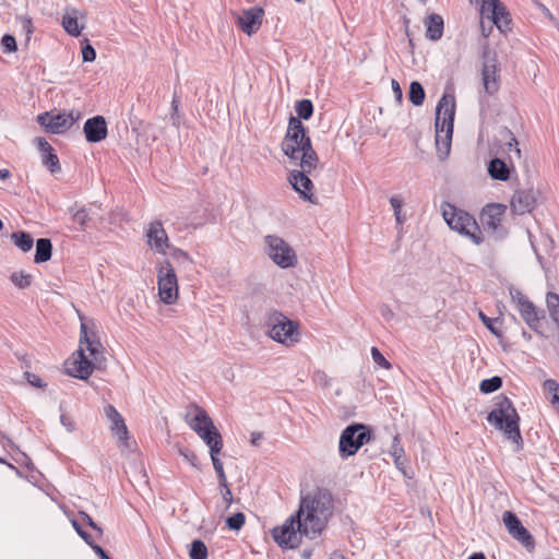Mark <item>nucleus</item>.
<instances>
[{
  "mask_svg": "<svg viewBox=\"0 0 559 559\" xmlns=\"http://www.w3.org/2000/svg\"><path fill=\"white\" fill-rule=\"evenodd\" d=\"M189 557L190 559H206L207 548L205 544L200 539L193 540L189 551Z\"/></svg>",
  "mask_w": 559,
  "mask_h": 559,
  "instance_id": "obj_33",
  "label": "nucleus"
},
{
  "mask_svg": "<svg viewBox=\"0 0 559 559\" xmlns=\"http://www.w3.org/2000/svg\"><path fill=\"white\" fill-rule=\"evenodd\" d=\"M188 426L204 441L210 452H221L223 438L207 413L197 404L188 407L185 415Z\"/></svg>",
  "mask_w": 559,
  "mask_h": 559,
  "instance_id": "obj_6",
  "label": "nucleus"
},
{
  "mask_svg": "<svg viewBox=\"0 0 559 559\" xmlns=\"http://www.w3.org/2000/svg\"><path fill=\"white\" fill-rule=\"evenodd\" d=\"M468 559H486V558H485L484 554L475 552Z\"/></svg>",
  "mask_w": 559,
  "mask_h": 559,
  "instance_id": "obj_62",
  "label": "nucleus"
},
{
  "mask_svg": "<svg viewBox=\"0 0 559 559\" xmlns=\"http://www.w3.org/2000/svg\"><path fill=\"white\" fill-rule=\"evenodd\" d=\"M178 105H179V102L176 98H174V100L171 103V108L174 110V114L171 115V119H173L174 124H178L177 118L175 117V114L178 111Z\"/></svg>",
  "mask_w": 559,
  "mask_h": 559,
  "instance_id": "obj_57",
  "label": "nucleus"
},
{
  "mask_svg": "<svg viewBox=\"0 0 559 559\" xmlns=\"http://www.w3.org/2000/svg\"><path fill=\"white\" fill-rule=\"evenodd\" d=\"M304 524L306 537L319 536L333 514V500L331 493L322 488H317L300 499L298 511L295 513Z\"/></svg>",
  "mask_w": 559,
  "mask_h": 559,
  "instance_id": "obj_2",
  "label": "nucleus"
},
{
  "mask_svg": "<svg viewBox=\"0 0 559 559\" xmlns=\"http://www.w3.org/2000/svg\"><path fill=\"white\" fill-rule=\"evenodd\" d=\"M488 173L492 179L500 181L507 180L510 175L507 164L500 158H493L489 162Z\"/></svg>",
  "mask_w": 559,
  "mask_h": 559,
  "instance_id": "obj_26",
  "label": "nucleus"
},
{
  "mask_svg": "<svg viewBox=\"0 0 559 559\" xmlns=\"http://www.w3.org/2000/svg\"><path fill=\"white\" fill-rule=\"evenodd\" d=\"M11 282L19 288H26L32 283V276L24 272H14L10 276Z\"/></svg>",
  "mask_w": 559,
  "mask_h": 559,
  "instance_id": "obj_36",
  "label": "nucleus"
},
{
  "mask_svg": "<svg viewBox=\"0 0 559 559\" xmlns=\"http://www.w3.org/2000/svg\"><path fill=\"white\" fill-rule=\"evenodd\" d=\"M502 380L500 377H492L480 382L479 389L483 393H491L500 389Z\"/></svg>",
  "mask_w": 559,
  "mask_h": 559,
  "instance_id": "obj_34",
  "label": "nucleus"
},
{
  "mask_svg": "<svg viewBox=\"0 0 559 559\" xmlns=\"http://www.w3.org/2000/svg\"><path fill=\"white\" fill-rule=\"evenodd\" d=\"M82 59L84 62H92L96 59V51L92 45L87 44L82 48Z\"/></svg>",
  "mask_w": 559,
  "mask_h": 559,
  "instance_id": "obj_44",
  "label": "nucleus"
},
{
  "mask_svg": "<svg viewBox=\"0 0 559 559\" xmlns=\"http://www.w3.org/2000/svg\"><path fill=\"white\" fill-rule=\"evenodd\" d=\"M246 522V516L242 512H237L226 519V526L230 531H239Z\"/></svg>",
  "mask_w": 559,
  "mask_h": 559,
  "instance_id": "obj_37",
  "label": "nucleus"
},
{
  "mask_svg": "<svg viewBox=\"0 0 559 559\" xmlns=\"http://www.w3.org/2000/svg\"><path fill=\"white\" fill-rule=\"evenodd\" d=\"M60 423L68 432H73L76 429L74 419L68 415L62 414L60 416Z\"/></svg>",
  "mask_w": 559,
  "mask_h": 559,
  "instance_id": "obj_47",
  "label": "nucleus"
},
{
  "mask_svg": "<svg viewBox=\"0 0 559 559\" xmlns=\"http://www.w3.org/2000/svg\"><path fill=\"white\" fill-rule=\"evenodd\" d=\"M476 4H480V14H481V28L483 33H485V19L488 20L490 24H495L499 29H502L508 25L507 14L504 12V8L499 2V0H471ZM487 36L486 34H484Z\"/></svg>",
  "mask_w": 559,
  "mask_h": 559,
  "instance_id": "obj_16",
  "label": "nucleus"
},
{
  "mask_svg": "<svg viewBox=\"0 0 559 559\" xmlns=\"http://www.w3.org/2000/svg\"><path fill=\"white\" fill-rule=\"evenodd\" d=\"M370 440V431L362 424L347 426L341 437L338 450L342 457L354 455L360 447Z\"/></svg>",
  "mask_w": 559,
  "mask_h": 559,
  "instance_id": "obj_11",
  "label": "nucleus"
},
{
  "mask_svg": "<svg viewBox=\"0 0 559 559\" xmlns=\"http://www.w3.org/2000/svg\"><path fill=\"white\" fill-rule=\"evenodd\" d=\"M426 36L430 40H438L443 34V19L441 15L432 13L425 20Z\"/></svg>",
  "mask_w": 559,
  "mask_h": 559,
  "instance_id": "obj_25",
  "label": "nucleus"
},
{
  "mask_svg": "<svg viewBox=\"0 0 559 559\" xmlns=\"http://www.w3.org/2000/svg\"><path fill=\"white\" fill-rule=\"evenodd\" d=\"M330 559H345L341 554H333Z\"/></svg>",
  "mask_w": 559,
  "mask_h": 559,
  "instance_id": "obj_63",
  "label": "nucleus"
},
{
  "mask_svg": "<svg viewBox=\"0 0 559 559\" xmlns=\"http://www.w3.org/2000/svg\"><path fill=\"white\" fill-rule=\"evenodd\" d=\"M72 525L76 533L80 535V537L91 547L94 544L92 540V536L81 527L78 521L73 520Z\"/></svg>",
  "mask_w": 559,
  "mask_h": 559,
  "instance_id": "obj_45",
  "label": "nucleus"
},
{
  "mask_svg": "<svg viewBox=\"0 0 559 559\" xmlns=\"http://www.w3.org/2000/svg\"><path fill=\"white\" fill-rule=\"evenodd\" d=\"M1 46L3 48V51L9 53L16 50V40L12 35H4L1 39Z\"/></svg>",
  "mask_w": 559,
  "mask_h": 559,
  "instance_id": "obj_42",
  "label": "nucleus"
},
{
  "mask_svg": "<svg viewBox=\"0 0 559 559\" xmlns=\"http://www.w3.org/2000/svg\"><path fill=\"white\" fill-rule=\"evenodd\" d=\"M106 361L104 347L95 335H90L85 323L81 324L80 347L71 359L66 361L69 376L86 380L95 367H102Z\"/></svg>",
  "mask_w": 559,
  "mask_h": 559,
  "instance_id": "obj_3",
  "label": "nucleus"
},
{
  "mask_svg": "<svg viewBox=\"0 0 559 559\" xmlns=\"http://www.w3.org/2000/svg\"><path fill=\"white\" fill-rule=\"evenodd\" d=\"M313 380L316 383H318L319 385L323 386V388H326L330 385L331 383V379L329 378V376L322 371V370H317L314 373H313Z\"/></svg>",
  "mask_w": 559,
  "mask_h": 559,
  "instance_id": "obj_43",
  "label": "nucleus"
},
{
  "mask_svg": "<svg viewBox=\"0 0 559 559\" xmlns=\"http://www.w3.org/2000/svg\"><path fill=\"white\" fill-rule=\"evenodd\" d=\"M510 296L521 318L535 332H539L540 319L544 318L543 311H538L535 305L527 299L519 289H511Z\"/></svg>",
  "mask_w": 559,
  "mask_h": 559,
  "instance_id": "obj_14",
  "label": "nucleus"
},
{
  "mask_svg": "<svg viewBox=\"0 0 559 559\" xmlns=\"http://www.w3.org/2000/svg\"><path fill=\"white\" fill-rule=\"evenodd\" d=\"M261 439V433H252V439H251V443L252 444H257L258 441Z\"/></svg>",
  "mask_w": 559,
  "mask_h": 559,
  "instance_id": "obj_61",
  "label": "nucleus"
},
{
  "mask_svg": "<svg viewBox=\"0 0 559 559\" xmlns=\"http://www.w3.org/2000/svg\"><path fill=\"white\" fill-rule=\"evenodd\" d=\"M52 245L47 238H40L36 242L35 262L43 263L51 258Z\"/></svg>",
  "mask_w": 559,
  "mask_h": 559,
  "instance_id": "obj_27",
  "label": "nucleus"
},
{
  "mask_svg": "<svg viewBox=\"0 0 559 559\" xmlns=\"http://www.w3.org/2000/svg\"><path fill=\"white\" fill-rule=\"evenodd\" d=\"M481 81L484 91L493 95L500 86V76L497 56L488 49L483 55Z\"/></svg>",
  "mask_w": 559,
  "mask_h": 559,
  "instance_id": "obj_15",
  "label": "nucleus"
},
{
  "mask_svg": "<svg viewBox=\"0 0 559 559\" xmlns=\"http://www.w3.org/2000/svg\"><path fill=\"white\" fill-rule=\"evenodd\" d=\"M84 134L88 142L97 143L107 136V123L103 116H95L86 120Z\"/></svg>",
  "mask_w": 559,
  "mask_h": 559,
  "instance_id": "obj_22",
  "label": "nucleus"
},
{
  "mask_svg": "<svg viewBox=\"0 0 559 559\" xmlns=\"http://www.w3.org/2000/svg\"><path fill=\"white\" fill-rule=\"evenodd\" d=\"M11 239L13 240L14 245L23 252L29 251L34 245L32 236L24 231L13 233Z\"/></svg>",
  "mask_w": 559,
  "mask_h": 559,
  "instance_id": "obj_29",
  "label": "nucleus"
},
{
  "mask_svg": "<svg viewBox=\"0 0 559 559\" xmlns=\"http://www.w3.org/2000/svg\"><path fill=\"white\" fill-rule=\"evenodd\" d=\"M454 115V96L444 94L438 102L435 122L437 154L441 160L450 153Z\"/></svg>",
  "mask_w": 559,
  "mask_h": 559,
  "instance_id": "obj_5",
  "label": "nucleus"
},
{
  "mask_svg": "<svg viewBox=\"0 0 559 559\" xmlns=\"http://www.w3.org/2000/svg\"><path fill=\"white\" fill-rule=\"evenodd\" d=\"M391 455L394 457V463H395L396 467L401 469L402 465H403L402 459L404 455V450L400 445V441H399L397 437L393 438V442H392V447H391Z\"/></svg>",
  "mask_w": 559,
  "mask_h": 559,
  "instance_id": "obj_38",
  "label": "nucleus"
},
{
  "mask_svg": "<svg viewBox=\"0 0 559 559\" xmlns=\"http://www.w3.org/2000/svg\"><path fill=\"white\" fill-rule=\"evenodd\" d=\"M43 164L47 166L51 173H57L60 170L59 158L53 153V151H49V153L43 155Z\"/></svg>",
  "mask_w": 559,
  "mask_h": 559,
  "instance_id": "obj_39",
  "label": "nucleus"
},
{
  "mask_svg": "<svg viewBox=\"0 0 559 559\" xmlns=\"http://www.w3.org/2000/svg\"><path fill=\"white\" fill-rule=\"evenodd\" d=\"M25 374H26L27 381L31 385L36 386V388L44 386L43 380L37 374H34L31 372H26Z\"/></svg>",
  "mask_w": 559,
  "mask_h": 559,
  "instance_id": "obj_51",
  "label": "nucleus"
},
{
  "mask_svg": "<svg viewBox=\"0 0 559 559\" xmlns=\"http://www.w3.org/2000/svg\"><path fill=\"white\" fill-rule=\"evenodd\" d=\"M217 478H218L219 486L223 487V488H227L228 484H227V479H226L225 473L221 474V475H217Z\"/></svg>",
  "mask_w": 559,
  "mask_h": 559,
  "instance_id": "obj_59",
  "label": "nucleus"
},
{
  "mask_svg": "<svg viewBox=\"0 0 559 559\" xmlns=\"http://www.w3.org/2000/svg\"><path fill=\"white\" fill-rule=\"evenodd\" d=\"M409 100L415 106L423 105L425 100V91L421 84L417 81H413L409 85Z\"/></svg>",
  "mask_w": 559,
  "mask_h": 559,
  "instance_id": "obj_31",
  "label": "nucleus"
},
{
  "mask_svg": "<svg viewBox=\"0 0 559 559\" xmlns=\"http://www.w3.org/2000/svg\"><path fill=\"white\" fill-rule=\"evenodd\" d=\"M546 302L550 318L557 323L559 328V295L555 293H548Z\"/></svg>",
  "mask_w": 559,
  "mask_h": 559,
  "instance_id": "obj_32",
  "label": "nucleus"
},
{
  "mask_svg": "<svg viewBox=\"0 0 559 559\" xmlns=\"http://www.w3.org/2000/svg\"><path fill=\"white\" fill-rule=\"evenodd\" d=\"M506 206L502 204H488L480 213V221L485 228L491 231L498 230L501 225Z\"/></svg>",
  "mask_w": 559,
  "mask_h": 559,
  "instance_id": "obj_21",
  "label": "nucleus"
},
{
  "mask_svg": "<svg viewBox=\"0 0 559 559\" xmlns=\"http://www.w3.org/2000/svg\"><path fill=\"white\" fill-rule=\"evenodd\" d=\"M10 177V171L8 169H0V179L4 180Z\"/></svg>",
  "mask_w": 559,
  "mask_h": 559,
  "instance_id": "obj_60",
  "label": "nucleus"
},
{
  "mask_svg": "<svg viewBox=\"0 0 559 559\" xmlns=\"http://www.w3.org/2000/svg\"><path fill=\"white\" fill-rule=\"evenodd\" d=\"M266 254L280 267L295 266L297 257L294 249L281 237L267 235L265 238Z\"/></svg>",
  "mask_w": 559,
  "mask_h": 559,
  "instance_id": "obj_12",
  "label": "nucleus"
},
{
  "mask_svg": "<svg viewBox=\"0 0 559 559\" xmlns=\"http://www.w3.org/2000/svg\"><path fill=\"white\" fill-rule=\"evenodd\" d=\"M391 84H392V90H393V93H394L396 99L401 102L402 97H403V93L400 87V84L395 80H392Z\"/></svg>",
  "mask_w": 559,
  "mask_h": 559,
  "instance_id": "obj_55",
  "label": "nucleus"
},
{
  "mask_svg": "<svg viewBox=\"0 0 559 559\" xmlns=\"http://www.w3.org/2000/svg\"><path fill=\"white\" fill-rule=\"evenodd\" d=\"M35 143L43 155L49 153V151H53L52 146L44 138H36Z\"/></svg>",
  "mask_w": 559,
  "mask_h": 559,
  "instance_id": "obj_48",
  "label": "nucleus"
},
{
  "mask_svg": "<svg viewBox=\"0 0 559 559\" xmlns=\"http://www.w3.org/2000/svg\"><path fill=\"white\" fill-rule=\"evenodd\" d=\"M298 117H290L286 134L282 142V151L287 156L289 164L296 168L292 169L288 181L293 189L306 201L314 203L313 185L310 175L319 166V157L312 147L307 129L300 119H309L313 112V105L309 99H302L296 104Z\"/></svg>",
  "mask_w": 559,
  "mask_h": 559,
  "instance_id": "obj_1",
  "label": "nucleus"
},
{
  "mask_svg": "<svg viewBox=\"0 0 559 559\" xmlns=\"http://www.w3.org/2000/svg\"><path fill=\"white\" fill-rule=\"evenodd\" d=\"M544 391L549 393V402L559 411V383L554 379H547L543 384Z\"/></svg>",
  "mask_w": 559,
  "mask_h": 559,
  "instance_id": "obj_30",
  "label": "nucleus"
},
{
  "mask_svg": "<svg viewBox=\"0 0 559 559\" xmlns=\"http://www.w3.org/2000/svg\"><path fill=\"white\" fill-rule=\"evenodd\" d=\"M442 217L452 230L468 238L473 243L480 245L484 241L480 227L467 212L450 203H444L442 204Z\"/></svg>",
  "mask_w": 559,
  "mask_h": 559,
  "instance_id": "obj_7",
  "label": "nucleus"
},
{
  "mask_svg": "<svg viewBox=\"0 0 559 559\" xmlns=\"http://www.w3.org/2000/svg\"><path fill=\"white\" fill-rule=\"evenodd\" d=\"M390 204L394 211L395 221L399 225H402L406 217L402 214L403 200L399 195H393L390 199Z\"/></svg>",
  "mask_w": 559,
  "mask_h": 559,
  "instance_id": "obj_35",
  "label": "nucleus"
},
{
  "mask_svg": "<svg viewBox=\"0 0 559 559\" xmlns=\"http://www.w3.org/2000/svg\"><path fill=\"white\" fill-rule=\"evenodd\" d=\"M79 111H46L37 116L38 123L46 129L47 132L61 134L68 131L79 119Z\"/></svg>",
  "mask_w": 559,
  "mask_h": 559,
  "instance_id": "obj_13",
  "label": "nucleus"
},
{
  "mask_svg": "<svg viewBox=\"0 0 559 559\" xmlns=\"http://www.w3.org/2000/svg\"><path fill=\"white\" fill-rule=\"evenodd\" d=\"M91 548L94 550V552L99 557V559H110L108 555L105 552V550L97 544H93Z\"/></svg>",
  "mask_w": 559,
  "mask_h": 559,
  "instance_id": "obj_54",
  "label": "nucleus"
},
{
  "mask_svg": "<svg viewBox=\"0 0 559 559\" xmlns=\"http://www.w3.org/2000/svg\"><path fill=\"white\" fill-rule=\"evenodd\" d=\"M171 255L175 259H182V260H186V261H190V258H189L188 253L185 252L181 249H178V248H174L173 249Z\"/></svg>",
  "mask_w": 559,
  "mask_h": 559,
  "instance_id": "obj_53",
  "label": "nucleus"
},
{
  "mask_svg": "<svg viewBox=\"0 0 559 559\" xmlns=\"http://www.w3.org/2000/svg\"><path fill=\"white\" fill-rule=\"evenodd\" d=\"M157 290L159 300L174 305L179 298V285L176 271L169 260L156 264Z\"/></svg>",
  "mask_w": 559,
  "mask_h": 559,
  "instance_id": "obj_8",
  "label": "nucleus"
},
{
  "mask_svg": "<svg viewBox=\"0 0 559 559\" xmlns=\"http://www.w3.org/2000/svg\"><path fill=\"white\" fill-rule=\"evenodd\" d=\"M263 14V9L258 7L245 10L237 16V24L247 35L254 34L262 24Z\"/></svg>",
  "mask_w": 559,
  "mask_h": 559,
  "instance_id": "obj_19",
  "label": "nucleus"
},
{
  "mask_svg": "<svg viewBox=\"0 0 559 559\" xmlns=\"http://www.w3.org/2000/svg\"><path fill=\"white\" fill-rule=\"evenodd\" d=\"M218 454L219 452H210L212 464L215 471L224 467L222 461L218 459Z\"/></svg>",
  "mask_w": 559,
  "mask_h": 559,
  "instance_id": "obj_52",
  "label": "nucleus"
},
{
  "mask_svg": "<svg viewBox=\"0 0 559 559\" xmlns=\"http://www.w3.org/2000/svg\"><path fill=\"white\" fill-rule=\"evenodd\" d=\"M69 214L71 215V219L80 226V228H85L87 223L91 221L90 212L86 207H78L76 205L71 206L69 209Z\"/></svg>",
  "mask_w": 559,
  "mask_h": 559,
  "instance_id": "obj_28",
  "label": "nucleus"
},
{
  "mask_svg": "<svg viewBox=\"0 0 559 559\" xmlns=\"http://www.w3.org/2000/svg\"><path fill=\"white\" fill-rule=\"evenodd\" d=\"M487 420L515 444V450L522 449L523 439L519 426L520 416L508 397L499 396L496 399L495 407L488 414Z\"/></svg>",
  "mask_w": 559,
  "mask_h": 559,
  "instance_id": "obj_4",
  "label": "nucleus"
},
{
  "mask_svg": "<svg viewBox=\"0 0 559 559\" xmlns=\"http://www.w3.org/2000/svg\"><path fill=\"white\" fill-rule=\"evenodd\" d=\"M179 454L185 457L193 467L198 468V456L193 452L179 449Z\"/></svg>",
  "mask_w": 559,
  "mask_h": 559,
  "instance_id": "obj_49",
  "label": "nucleus"
},
{
  "mask_svg": "<svg viewBox=\"0 0 559 559\" xmlns=\"http://www.w3.org/2000/svg\"><path fill=\"white\" fill-rule=\"evenodd\" d=\"M502 522L509 534L526 548H534L535 542L531 533L523 526L519 518L512 511H504Z\"/></svg>",
  "mask_w": 559,
  "mask_h": 559,
  "instance_id": "obj_18",
  "label": "nucleus"
},
{
  "mask_svg": "<svg viewBox=\"0 0 559 559\" xmlns=\"http://www.w3.org/2000/svg\"><path fill=\"white\" fill-rule=\"evenodd\" d=\"M506 133L509 135V142H508L509 151L510 152L513 151L515 156L518 158H521V150L519 147L518 140L515 139V136L510 131L506 130Z\"/></svg>",
  "mask_w": 559,
  "mask_h": 559,
  "instance_id": "obj_46",
  "label": "nucleus"
},
{
  "mask_svg": "<svg viewBox=\"0 0 559 559\" xmlns=\"http://www.w3.org/2000/svg\"><path fill=\"white\" fill-rule=\"evenodd\" d=\"M479 319L481 322L486 325V328L496 336H501L500 330L497 328V323L499 322V319H491L488 318L483 311H479L478 313Z\"/></svg>",
  "mask_w": 559,
  "mask_h": 559,
  "instance_id": "obj_40",
  "label": "nucleus"
},
{
  "mask_svg": "<svg viewBox=\"0 0 559 559\" xmlns=\"http://www.w3.org/2000/svg\"><path fill=\"white\" fill-rule=\"evenodd\" d=\"M83 521L91 527L93 528L94 531H96L98 533V535H103V530L102 527H99L95 522L94 520L85 512H81L80 513Z\"/></svg>",
  "mask_w": 559,
  "mask_h": 559,
  "instance_id": "obj_50",
  "label": "nucleus"
},
{
  "mask_svg": "<svg viewBox=\"0 0 559 559\" xmlns=\"http://www.w3.org/2000/svg\"><path fill=\"white\" fill-rule=\"evenodd\" d=\"M215 472H216V475H221V474H224V473H225V472H224V467H223V468H221V469H217V471H215Z\"/></svg>",
  "mask_w": 559,
  "mask_h": 559,
  "instance_id": "obj_64",
  "label": "nucleus"
},
{
  "mask_svg": "<svg viewBox=\"0 0 559 559\" xmlns=\"http://www.w3.org/2000/svg\"><path fill=\"white\" fill-rule=\"evenodd\" d=\"M381 314L385 319H392L393 318V312H392V310L388 306H382L381 307Z\"/></svg>",
  "mask_w": 559,
  "mask_h": 559,
  "instance_id": "obj_58",
  "label": "nucleus"
},
{
  "mask_svg": "<svg viewBox=\"0 0 559 559\" xmlns=\"http://www.w3.org/2000/svg\"><path fill=\"white\" fill-rule=\"evenodd\" d=\"M104 414L106 418L110 421V431L111 433L118 438L120 442H122L126 447L128 445V428L126 426L124 419L120 415V413L112 405H107L104 408Z\"/></svg>",
  "mask_w": 559,
  "mask_h": 559,
  "instance_id": "obj_20",
  "label": "nucleus"
},
{
  "mask_svg": "<svg viewBox=\"0 0 559 559\" xmlns=\"http://www.w3.org/2000/svg\"><path fill=\"white\" fill-rule=\"evenodd\" d=\"M536 199L532 190L515 191L511 199V210L518 215L531 212L535 207Z\"/></svg>",
  "mask_w": 559,
  "mask_h": 559,
  "instance_id": "obj_23",
  "label": "nucleus"
},
{
  "mask_svg": "<svg viewBox=\"0 0 559 559\" xmlns=\"http://www.w3.org/2000/svg\"><path fill=\"white\" fill-rule=\"evenodd\" d=\"M224 489H225V491L223 492V499L227 503V507H229L233 502V495H231V491L228 486H227V488H224Z\"/></svg>",
  "mask_w": 559,
  "mask_h": 559,
  "instance_id": "obj_56",
  "label": "nucleus"
},
{
  "mask_svg": "<svg viewBox=\"0 0 559 559\" xmlns=\"http://www.w3.org/2000/svg\"><path fill=\"white\" fill-rule=\"evenodd\" d=\"M371 357L373 362L382 368L391 369V364L384 358L381 352L377 347L371 348Z\"/></svg>",
  "mask_w": 559,
  "mask_h": 559,
  "instance_id": "obj_41",
  "label": "nucleus"
},
{
  "mask_svg": "<svg viewBox=\"0 0 559 559\" xmlns=\"http://www.w3.org/2000/svg\"><path fill=\"white\" fill-rule=\"evenodd\" d=\"M269 335L272 340L286 346L299 342L298 324L289 320L282 312L273 311L266 321Z\"/></svg>",
  "mask_w": 559,
  "mask_h": 559,
  "instance_id": "obj_9",
  "label": "nucleus"
},
{
  "mask_svg": "<svg viewBox=\"0 0 559 559\" xmlns=\"http://www.w3.org/2000/svg\"><path fill=\"white\" fill-rule=\"evenodd\" d=\"M81 12L72 7H67L62 15V26L64 31L74 37H78L84 28V24L79 23Z\"/></svg>",
  "mask_w": 559,
  "mask_h": 559,
  "instance_id": "obj_24",
  "label": "nucleus"
},
{
  "mask_svg": "<svg viewBox=\"0 0 559 559\" xmlns=\"http://www.w3.org/2000/svg\"><path fill=\"white\" fill-rule=\"evenodd\" d=\"M271 535L280 547L294 549L301 544L306 533H304V524L296 514H293L281 526L274 527L271 531Z\"/></svg>",
  "mask_w": 559,
  "mask_h": 559,
  "instance_id": "obj_10",
  "label": "nucleus"
},
{
  "mask_svg": "<svg viewBox=\"0 0 559 559\" xmlns=\"http://www.w3.org/2000/svg\"><path fill=\"white\" fill-rule=\"evenodd\" d=\"M145 238L148 248L162 255H166L171 247L168 235L159 219H155L147 225Z\"/></svg>",
  "mask_w": 559,
  "mask_h": 559,
  "instance_id": "obj_17",
  "label": "nucleus"
}]
</instances>
